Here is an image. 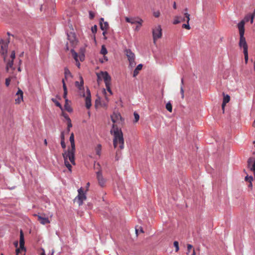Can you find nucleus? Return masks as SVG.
Masks as SVG:
<instances>
[{"instance_id": "1", "label": "nucleus", "mask_w": 255, "mask_h": 255, "mask_svg": "<svg viewBox=\"0 0 255 255\" xmlns=\"http://www.w3.org/2000/svg\"><path fill=\"white\" fill-rule=\"evenodd\" d=\"M111 118L113 123L112 128L111 130V133L114 136L113 144L115 148H116L118 144L121 149L124 148V139L123 134L121 128L118 127V125H122L123 121L121 114L118 112H114L111 116Z\"/></svg>"}, {"instance_id": "2", "label": "nucleus", "mask_w": 255, "mask_h": 255, "mask_svg": "<svg viewBox=\"0 0 255 255\" xmlns=\"http://www.w3.org/2000/svg\"><path fill=\"white\" fill-rule=\"evenodd\" d=\"M71 143V148H69L67 151H65L63 153V157L64 160V164L68 169L69 171H72V166L70 164L68 160L73 164L75 165V144L74 141V133H72L69 138Z\"/></svg>"}, {"instance_id": "3", "label": "nucleus", "mask_w": 255, "mask_h": 255, "mask_svg": "<svg viewBox=\"0 0 255 255\" xmlns=\"http://www.w3.org/2000/svg\"><path fill=\"white\" fill-rule=\"evenodd\" d=\"M80 82L76 81L75 86L79 89L80 95L85 97V106L87 109H89L91 107V97L89 89L87 88L86 93H85L84 88V80L82 76L80 77Z\"/></svg>"}, {"instance_id": "4", "label": "nucleus", "mask_w": 255, "mask_h": 255, "mask_svg": "<svg viewBox=\"0 0 255 255\" xmlns=\"http://www.w3.org/2000/svg\"><path fill=\"white\" fill-rule=\"evenodd\" d=\"M239 44L241 48H243L245 62L247 64L248 61V46L244 35L240 36V41Z\"/></svg>"}, {"instance_id": "5", "label": "nucleus", "mask_w": 255, "mask_h": 255, "mask_svg": "<svg viewBox=\"0 0 255 255\" xmlns=\"http://www.w3.org/2000/svg\"><path fill=\"white\" fill-rule=\"evenodd\" d=\"M8 43L9 40L0 38V54L3 56L4 61H6Z\"/></svg>"}, {"instance_id": "6", "label": "nucleus", "mask_w": 255, "mask_h": 255, "mask_svg": "<svg viewBox=\"0 0 255 255\" xmlns=\"http://www.w3.org/2000/svg\"><path fill=\"white\" fill-rule=\"evenodd\" d=\"M78 195L74 199V202L77 203L79 206H81L83 204V201L86 199L87 197L82 187L78 190Z\"/></svg>"}, {"instance_id": "7", "label": "nucleus", "mask_w": 255, "mask_h": 255, "mask_svg": "<svg viewBox=\"0 0 255 255\" xmlns=\"http://www.w3.org/2000/svg\"><path fill=\"white\" fill-rule=\"evenodd\" d=\"M126 55L129 61V66L131 68L135 66L136 63L135 62V55L130 49L125 50Z\"/></svg>"}, {"instance_id": "8", "label": "nucleus", "mask_w": 255, "mask_h": 255, "mask_svg": "<svg viewBox=\"0 0 255 255\" xmlns=\"http://www.w3.org/2000/svg\"><path fill=\"white\" fill-rule=\"evenodd\" d=\"M152 35L153 42L155 43L156 40L160 38L162 36V29L160 25H157L153 29Z\"/></svg>"}, {"instance_id": "9", "label": "nucleus", "mask_w": 255, "mask_h": 255, "mask_svg": "<svg viewBox=\"0 0 255 255\" xmlns=\"http://www.w3.org/2000/svg\"><path fill=\"white\" fill-rule=\"evenodd\" d=\"M96 166H97V168H99L98 171L97 172V178L98 179L99 184L101 187H103L105 185L106 180L103 177L100 164L97 163Z\"/></svg>"}, {"instance_id": "10", "label": "nucleus", "mask_w": 255, "mask_h": 255, "mask_svg": "<svg viewBox=\"0 0 255 255\" xmlns=\"http://www.w3.org/2000/svg\"><path fill=\"white\" fill-rule=\"evenodd\" d=\"M98 80L100 78H103L104 80L105 83H108L111 82V78L107 72H101L97 75Z\"/></svg>"}, {"instance_id": "11", "label": "nucleus", "mask_w": 255, "mask_h": 255, "mask_svg": "<svg viewBox=\"0 0 255 255\" xmlns=\"http://www.w3.org/2000/svg\"><path fill=\"white\" fill-rule=\"evenodd\" d=\"M126 21L127 22L130 23L131 24L137 23L138 24H140V26H141L143 20L139 18H129L126 17Z\"/></svg>"}, {"instance_id": "12", "label": "nucleus", "mask_w": 255, "mask_h": 255, "mask_svg": "<svg viewBox=\"0 0 255 255\" xmlns=\"http://www.w3.org/2000/svg\"><path fill=\"white\" fill-rule=\"evenodd\" d=\"M247 163L248 167L254 172L255 179V160L254 161L253 158L250 157L248 159Z\"/></svg>"}, {"instance_id": "13", "label": "nucleus", "mask_w": 255, "mask_h": 255, "mask_svg": "<svg viewBox=\"0 0 255 255\" xmlns=\"http://www.w3.org/2000/svg\"><path fill=\"white\" fill-rule=\"evenodd\" d=\"M35 216L37 217V220L41 224L45 225L50 223V221L48 218L39 215H35Z\"/></svg>"}, {"instance_id": "14", "label": "nucleus", "mask_w": 255, "mask_h": 255, "mask_svg": "<svg viewBox=\"0 0 255 255\" xmlns=\"http://www.w3.org/2000/svg\"><path fill=\"white\" fill-rule=\"evenodd\" d=\"M245 20H242L238 24L240 36L244 35L245 33Z\"/></svg>"}, {"instance_id": "15", "label": "nucleus", "mask_w": 255, "mask_h": 255, "mask_svg": "<svg viewBox=\"0 0 255 255\" xmlns=\"http://www.w3.org/2000/svg\"><path fill=\"white\" fill-rule=\"evenodd\" d=\"M101 29L102 30H106L109 28V24L107 22H104V19L101 18L100 20Z\"/></svg>"}, {"instance_id": "16", "label": "nucleus", "mask_w": 255, "mask_h": 255, "mask_svg": "<svg viewBox=\"0 0 255 255\" xmlns=\"http://www.w3.org/2000/svg\"><path fill=\"white\" fill-rule=\"evenodd\" d=\"M16 95L18 97L15 100V103L19 104L23 100V92L20 89H18V90L16 93Z\"/></svg>"}, {"instance_id": "17", "label": "nucleus", "mask_w": 255, "mask_h": 255, "mask_svg": "<svg viewBox=\"0 0 255 255\" xmlns=\"http://www.w3.org/2000/svg\"><path fill=\"white\" fill-rule=\"evenodd\" d=\"M255 16V10L253 14H248L244 18L243 20H245V22L249 21L251 20V23H253L254 19Z\"/></svg>"}, {"instance_id": "18", "label": "nucleus", "mask_w": 255, "mask_h": 255, "mask_svg": "<svg viewBox=\"0 0 255 255\" xmlns=\"http://www.w3.org/2000/svg\"><path fill=\"white\" fill-rule=\"evenodd\" d=\"M184 15H185V17L186 18V21H187V24H183V25H182V27L183 28H186L187 29H190V27L189 26V21L190 20V14L189 13H188L187 12H185L184 13Z\"/></svg>"}, {"instance_id": "19", "label": "nucleus", "mask_w": 255, "mask_h": 255, "mask_svg": "<svg viewBox=\"0 0 255 255\" xmlns=\"http://www.w3.org/2000/svg\"><path fill=\"white\" fill-rule=\"evenodd\" d=\"M245 181L246 182H249V185H248V187L251 189V190H252L253 189V184L252 181H253V176H249L248 175L246 176L245 179Z\"/></svg>"}, {"instance_id": "20", "label": "nucleus", "mask_w": 255, "mask_h": 255, "mask_svg": "<svg viewBox=\"0 0 255 255\" xmlns=\"http://www.w3.org/2000/svg\"><path fill=\"white\" fill-rule=\"evenodd\" d=\"M19 244H20V248L22 250H25V249H24V237H23V234L22 231H20Z\"/></svg>"}, {"instance_id": "21", "label": "nucleus", "mask_w": 255, "mask_h": 255, "mask_svg": "<svg viewBox=\"0 0 255 255\" xmlns=\"http://www.w3.org/2000/svg\"><path fill=\"white\" fill-rule=\"evenodd\" d=\"M68 39L71 42L74 44L76 41L75 34L71 32L69 34H67Z\"/></svg>"}, {"instance_id": "22", "label": "nucleus", "mask_w": 255, "mask_h": 255, "mask_svg": "<svg viewBox=\"0 0 255 255\" xmlns=\"http://www.w3.org/2000/svg\"><path fill=\"white\" fill-rule=\"evenodd\" d=\"M62 84H63V90H64L63 98L65 99V101H66V100H68V99L67 98L68 91H67V87L66 86L65 82H64V79H62Z\"/></svg>"}, {"instance_id": "23", "label": "nucleus", "mask_w": 255, "mask_h": 255, "mask_svg": "<svg viewBox=\"0 0 255 255\" xmlns=\"http://www.w3.org/2000/svg\"><path fill=\"white\" fill-rule=\"evenodd\" d=\"M65 103L64 105L65 110H66L68 112H71L72 111V108H71L70 105L69 104L70 101L68 100H66Z\"/></svg>"}, {"instance_id": "24", "label": "nucleus", "mask_w": 255, "mask_h": 255, "mask_svg": "<svg viewBox=\"0 0 255 255\" xmlns=\"http://www.w3.org/2000/svg\"><path fill=\"white\" fill-rule=\"evenodd\" d=\"M64 75H65V78L63 79H64L65 82V80H67L69 77H72L71 73L67 68H65V69H64Z\"/></svg>"}, {"instance_id": "25", "label": "nucleus", "mask_w": 255, "mask_h": 255, "mask_svg": "<svg viewBox=\"0 0 255 255\" xmlns=\"http://www.w3.org/2000/svg\"><path fill=\"white\" fill-rule=\"evenodd\" d=\"M142 68V65L141 64H140L137 66V67L133 71V76L134 77H136L138 74L139 71L141 70Z\"/></svg>"}, {"instance_id": "26", "label": "nucleus", "mask_w": 255, "mask_h": 255, "mask_svg": "<svg viewBox=\"0 0 255 255\" xmlns=\"http://www.w3.org/2000/svg\"><path fill=\"white\" fill-rule=\"evenodd\" d=\"M63 116L66 119V120L68 121V125H67V131L69 132L70 131V128L72 127V125L71 123V121L70 119L69 118V117L67 116V114H63Z\"/></svg>"}, {"instance_id": "27", "label": "nucleus", "mask_w": 255, "mask_h": 255, "mask_svg": "<svg viewBox=\"0 0 255 255\" xmlns=\"http://www.w3.org/2000/svg\"><path fill=\"white\" fill-rule=\"evenodd\" d=\"M95 151L96 154L100 156L101 154L102 145L100 144H98L97 146L95 147Z\"/></svg>"}, {"instance_id": "28", "label": "nucleus", "mask_w": 255, "mask_h": 255, "mask_svg": "<svg viewBox=\"0 0 255 255\" xmlns=\"http://www.w3.org/2000/svg\"><path fill=\"white\" fill-rule=\"evenodd\" d=\"M13 64V60H10L7 62L6 70L8 71L9 68H12Z\"/></svg>"}, {"instance_id": "29", "label": "nucleus", "mask_w": 255, "mask_h": 255, "mask_svg": "<svg viewBox=\"0 0 255 255\" xmlns=\"http://www.w3.org/2000/svg\"><path fill=\"white\" fill-rule=\"evenodd\" d=\"M230 100V97L228 95H225L224 94V99L223 102L225 103H228Z\"/></svg>"}, {"instance_id": "30", "label": "nucleus", "mask_w": 255, "mask_h": 255, "mask_svg": "<svg viewBox=\"0 0 255 255\" xmlns=\"http://www.w3.org/2000/svg\"><path fill=\"white\" fill-rule=\"evenodd\" d=\"M105 85H106V89H107V91L110 93V95H112L113 93H112V91L111 89V82L110 83H106Z\"/></svg>"}, {"instance_id": "31", "label": "nucleus", "mask_w": 255, "mask_h": 255, "mask_svg": "<svg viewBox=\"0 0 255 255\" xmlns=\"http://www.w3.org/2000/svg\"><path fill=\"white\" fill-rule=\"evenodd\" d=\"M183 79H181V86L180 88V93L181 94V98L182 99H184V89L183 88Z\"/></svg>"}, {"instance_id": "32", "label": "nucleus", "mask_w": 255, "mask_h": 255, "mask_svg": "<svg viewBox=\"0 0 255 255\" xmlns=\"http://www.w3.org/2000/svg\"><path fill=\"white\" fill-rule=\"evenodd\" d=\"M52 101L55 103V105L58 107H59L61 110H62V107L60 103L58 102L55 99L52 98L51 99Z\"/></svg>"}, {"instance_id": "33", "label": "nucleus", "mask_w": 255, "mask_h": 255, "mask_svg": "<svg viewBox=\"0 0 255 255\" xmlns=\"http://www.w3.org/2000/svg\"><path fill=\"white\" fill-rule=\"evenodd\" d=\"M100 52L103 55H105L108 53L107 49H106V47L105 46V45L102 46V48H101Z\"/></svg>"}, {"instance_id": "34", "label": "nucleus", "mask_w": 255, "mask_h": 255, "mask_svg": "<svg viewBox=\"0 0 255 255\" xmlns=\"http://www.w3.org/2000/svg\"><path fill=\"white\" fill-rule=\"evenodd\" d=\"M166 109L167 111H168L169 112H172V106L170 102H168L166 105Z\"/></svg>"}, {"instance_id": "35", "label": "nucleus", "mask_w": 255, "mask_h": 255, "mask_svg": "<svg viewBox=\"0 0 255 255\" xmlns=\"http://www.w3.org/2000/svg\"><path fill=\"white\" fill-rule=\"evenodd\" d=\"M133 116H134V120L133 121V123H137L139 121V116L136 112L134 113Z\"/></svg>"}, {"instance_id": "36", "label": "nucleus", "mask_w": 255, "mask_h": 255, "mask_svg": "<svg viewBox=\"0 0 255 255\" xmlns=\"http://www.w3.org/2000/svg\"><path fill=\"white\" fill-rule=\"evenodd\" d=\"M138 232H140L141 233H144L142 227H138V228L137 227L135 228V233H136V234L137 236L138 235Z\"/></svg>"}, {"instance_id": "37", "label": "nucleus", "mask_w": 255, "mask_h": 255, "mask_svg": "<svg viewBox=\"0 0 255 255\" xmlns=\"http://www.w3.org/2000/svg\"><path fill=\"white\" fill-rule=\"evenodd\" d=\"M173 245L175 247V252H177L179 250L178 242L177 241H174L173 243Z\"/></svg>"}, {"instance_id": "38", "label": "nucleus", "mask_w": 255, "mask_h": 255, "mask_svg": "<svg viewBox=\"0 0 255 255\" xmlns=\"http://www.w3.org/2000/svg\"><path fill=\"white\" fill-rule=\"evenodd\" d=\"M71 52L73 54V57H74L75 60L76 61V62H77V60H78L77 53L76 52H74L73 50H71Z\"/></svg>"}, {"instance_id": "39", "label": "nucleus", "mask_w": 255, "mask_h": 255, "mask_svg": "<svg viewBox=\"0 0 255 255\" xmlns=\"http://www.w3.org/2000/svg\"><path fill=\"white\" fill-rule=\"evenodd\" d=\"M181 22L180 17H176V19L173 21V24H176Z\"/></svg>"}, {"instance_id": "40", "label": "nucleus", "mask_w": 255, "mask_h": 255, "mask_svg": "<svg viewBox=\"0 0 255 255\" xmlns=\"http://www.w3.org/2000/svg\"><path fill=\"white\" fill-rule=\"evenodd\" d=\"M10 81H11V78L10 77L6 78L5 79V85L6 87H8L9 85Z\"/></svg>"}, {"instance_id": "41", "label": "nucleus", "mask_w": 255, "mask_h": 255, "mask_svg": "<svg viewBox=\"0 0 255 255\" xmlns=\"http://www.w3.org/2000/svg\"><path fill=\"white\" fill-rule=\"evenodd\" d=\"M153 14L154 17H158L160 15V12L159 10H157L156 11H154Z\"/></svg>"}, {"instance_id": "42", "label": "nucleus", "mask_w": 255, "mask_h": 255, "mask_svg": "<svg viewBox=\"0 0 255 255\" xmlns=\"http://www.w3.org/2000/svg\"><path fill=\"white\" fill-rule=\"evenodd\" d=\"M15 57V52H14V51H12L11 52V53L10 55V58L11 59V60H13L14 59Z\"/></svg>"}, {"instance_id": "43", "label": "nucleus", "mask_w": 255, "mask_h": 255, "mask_svg": "<svg viewBox=\"0 0 255 255\" xmlns=\"http://www.w3.org/2000/svg\"><path fill=\"white\" fill-rule=\"evenodd\" d=\"M61 145L63 149L66 148V143L65 142V140H61Z\"/></svg>"}, {"instance_id": "44", "label": "nucleus", "mask_w": 255, "mask_h": 255, "mask_svg": "<svg viewBox=\"0 0 255 255\" xmlns=\"http://www.w3.org/2000/svg\"><path fill=\"white\" fill-rule=\"evenodd\" d=\"M97 30V27L96 25H94L93 27H92V31L93 33L96 32Z\"/></svg>"}, {"instance_id": "45", "label": "nucleus", "mask_w": 255, "mask_h": 255, "mask_svg": "<svg viewBox=\"0 0 255 255\" xmlns=\"http://www.w3.org/2000/svg\"><path fill=\"white\" fill-rule=\"evenodd\" d=\"M60 138H61V140H65L64 132V131L61 132V134H60Z\"/></svg>"}, {"instance_id": "46", "label": "nucleus", "mask_w": 255, "mask_h": 255, "mask_svg": "<svg viewBox=\"0 0 255 255\" xmlns=\"http://www.w3.org/2000/svg\"><path fill=\"white\" fill-rule=\"evenodd\" d=\"M193 246L190 244L187 245V250H188V253H189L190 251V250L192 249Z\"/></svg>"}, {"instance_id": "47", "label": "nucleus", "mask_w": 255, "mask_h": 255, "mask_svg": "<svg viewBox=\"0 0 255 255\" xmlns=\"http://www.w3.org/2000/svg\"><path fill=\"white\" fill-rule=\"evenodd\" d=\"M108 58L107 57L105 56V55H104V58L103 59L101 60V62L104 63V62H106L108 61Z\"/></svg>"}, {"instance_id": "48", "label": "nucleus", "mask_w": 255, "mask_h": 255, "mask_svg": "<svg viewBox=\"0 0 255 255\" xmlns=\"http://www.w3.org/2000/svg\"><path fill=\"white\" fill-rule=\"evenodd\" d=\"M89 15H90V18L91 19H93L95 16L94 14L91 11H90Z\"/></svg>"}, {"instance_id": "49", "label": "nucleus", "mask_w": 255, "mask_h": 255, "mask_svg": "<svg viewBox=\"0 0 255 255\" xmlns=\"http://www.w3.org/2000/svg\"><path fill=\"white\" fill-rule=\"evenodd\" d=\"M226 104H227V103L224 104V102H223V103L222 105V109L223 110V112H224L225 107Z\"/></svg>"}, {"instance_id": "50", "label": "nucleus", "mask_w": 255, "mask_h": 255, "mask_svg": "<svg viewBox=\"0 0 255 255\" xmlns=\"http://www.w3.org/2000/svg\"><path fill=\"white\" fill-rule=\"evenodd\" d=\"M20 250H21V249L20 248H19V249H17L16 250V255H19L20 252Z\"/></svg>"}, {"instance_id": "51", "label": "nucleus", "mask_w": 255, "mask_h": 255, "mask_svg": "<svg viewBox=\"0 0 255 255\" xmlns=\"http://www.w3.org/2000/svg\"><path fill=\"white\" fill-rule=\"evenodd\" d=\"M140 26H140V24H138V25H137L135 27V30L138 31L139 29Z\"/></svg>"}, {"instance_id": "52", "label": "nucleus", "mask_w": 255, "mask_h": 255, "mask_svg": "<svg viewBox=\"0 0 255 255\" xmlns=\"http://www.w3.org/2000/svg\"><path fill=\"white\" fill-rule=\"evenodd\" d=\"M76 65L77 66V67L78 68L80 67V62L78 61V60H77V62H76Z\"/></svg>"}, {"instance_id": "53", "label": "nucleus", "mask_w": 255, "mask_h": 255, "mask_svg": "<svg viewBox=\"0 0 255 255\" xmlns=\"http://www.w3.org/2000/svg\"><path fill=\"white\" fill-rule=\"evenodd\" d=\"M54 252H55V251L53 249V250H52L51 252L48 255H53Z\"/></svg>"}, {"instance_id": "54", "label": "nucleus", "mask_w": 255, "mask_h": 255, "mask_svg": "<svg viewBox=\"0 0 255 255\" xmlns=\"http://www.w3.org/2000/svg\"><path fill=\"white\" fill-rule=\"evenodd\" d=\"M103 92H104V94H105V98H106V99H107V101H108L107 97V95H106V91H105V89L104 90Z\"/></svg>"}, {"instance_id": "55", "label": "nucleus", "mask_w": 255, "mask_h": 255, "mask_svg": "<svg viewBox=\"0 0 255 255\" xmlns=\"http://www.w3.org/2000/svg\"><path fill=\"white\" fill-rule=\"evenodd\" d=\"M173 8L174 9H176V3L175 2H174V4H173Z\"/></svg>"}, {"instance_id": "56", "label": "nucleus", "mask_w": 255, "mask_h": 255, "mask_svg": "<svg viewBox=\"0 0 255 255\" xmlns=\"http://www.w3.org/2000/svg\"><path fill=\"white\" fill-rule=\"evenodd\" d=\"M40 255H46L44 251L43 250L42 253H41Z\"/></svg>"}, {"instance_id": "57", "label": "nucleus", "mask_w": 255, "mask_h": 255, "mask_svg": "<svg viewBox=\"0 0 255 255\" xmlns=\"http://www.w3.org/2000/svg\"><path fill=\"white\" fill-rule=\"evenodd\" d=\"M44 144H45V145H47V140H46V139L44 140Z\"/></svg>"}, {"instance_id": "58", "label": "nucleus", "mask_w": 255, "mask_h": 255, "mask_svg": "<svg viewBox=\"0 0 255 255\" xmlns=\"http://www.w3.org/2000/svg\"><path fill=\"white\" fill-rule=\"evenodd\" d=\"M83 59H84V56H81L80 57V60H81V61H82Z\"/></svg>"}, {"instance_id": "59", "label": "nucleus", "mask_w": 255, "mask_h": 255, "mask_svg": "<svg viewBox=\"0 0 255 255\" xmlns=\"http://www.w3.org/2000/svg\"><path fill=\"white\" fill-rule=\"evenodd\" d=\"M180 20H181V21H185V18H181L180 17Z\"/></svg>"}, {"instance_id": "60", "label": "nucleus", "mask_w": 255, "mask_h": 255, "mask_svg": "<svg viewBox=\"0 0 255 255\" xmlns=\"http://www.w3.org/2000/svg\"><path fill=\"white\" fill-rule=\"evenodd\" d=\"M103 35H105V34H106V31H105V30H103Z\"/></svg>"}, {"instance_id": "61", "label": "nucleus", "mask_w": 255, "mask_h": 255, "mask_svg": "<svg viewBox=\"0 0 255 255\" xmlns=\"http://www.w3.org/2000/svg\"><path fill=\"white\" fill-rule=\"evenodd\" d=\"M196 255V253H195V252L194 250H193V253H192V255Z\"/></svg>"}, {"instance_id": "62", "label": "nucleus", "mask_w": 255, "mask_h": 255, "mask_svg": "<svg viewBox=\"0 0 255 255\" xmlns=\"http://www.w3.org/2000/svg\"><path fill=\"white\" fill-rule=\"evenodd\" d=\"M89 185H90V183H88L87 185V187H88L89 186Z\"/></svg>"}, {"instance_id": "63", "label": "nucleus", "mask_w": 255, "mask_h": 255, "mask_svg": "<svg viewBox=\"0 0 255 255\" xmlns=\"http://www.w3.org/2000/svg\"><path fill=\"white\" fill-rule=\"evenodd\" d=\"M18 70V71H20V68H19Z\"/></svg>"}, {"instance_id": "64", "label": "nucleus", "mask_w": 255, "mask_h": 255, "mask_svg": "<svg viewBox=\"0 0 255 255\" xmlns=\"http://www.w3.org/2000/svg\"><path fill=\"white\" fill-rule=\"evenodd\" d=\"M0 255H3V254H1Z\"/></svg>"}]
</instances>
